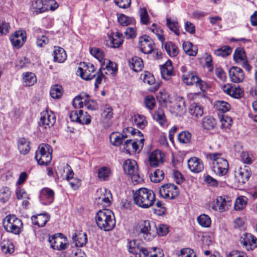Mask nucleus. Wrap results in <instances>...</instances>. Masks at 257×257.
Wrapping results in <instances>:
<instances>
[{"instance_id":"1","label":"nucleus","mask_w":257,"mask_h":257,"mask_svg":"<svg viewBox=\"0 0 257 257\" xmlns=\"http://www.w3.org/2000/svg\"><path fill=\"white\" fill-rule=\"evenodd\" d=\"M135 203L142 208H148L156 201L155 194L153 190L147 188H140L134 193Z\"/></svg>"},{"instance_id":"2","label":"nucleus","mask_w":257,"mask_h":257,"mask_svg":"<svg viewBox=\"0 0 257 257\" xmlns=\"http://www.w3.org/2000/svg\"><path fill=\"white\" fill-rule=\"evenodd\" d=\"M95 221L98 227L105 231L111 230L115 226L114 215L109 209L99 210L95 215Z\"/></svg>"},{"instance_id":"3","label":"nucleus","mask_w":257,"mask_h":257,"mask_svg":"<svg viewBox=\"0 0 257 257\" xmlns=\"http://www.w3.org/2000/svg\"><path fill=\"white\" fill-rule=\"evenodd\" d=\"M222 154L219 153H209L207 158L211 160L213 164L212 170L219 176L225 175L228 169L227 161L221 157Z\"/></svg>"},{"instance_id":"4","label":"nucleus","mask_w":257,"mask_h":257,"mask_svg":"<svg viewBox=\"0 0 257 257\" xmlns=\"http://www.w3.org/2000/svg\"><path fill=\"white\" fill-rule=\"evenodd\" d=\"M5 230L15 235H19L23 231V224L22 220L15 215L6 216L3 221Z\"/></svg>"},{"instance_id":"5","label":"nucleus","mask_w":257,"mask_h":257,"mask_svg":"<svg viewBox=\"0 0 257 257\" xmlns=\"http://www.w3.org/2000/svg\"><path fill=\"white\" fill-rule=\"evenodd\" d=\"M155 230L154 222L148 220L140 222L136 228L138 236L147 241L152 240L156 236Z\"/></svg>"},{"instance_id":"6","label":"nucleus","mask_w":257,"mask_h":257,"mask_svg":"<svg viewBox=\"0 0 257 257\" xmlns=\"http://www.w3.org/2000/svg\"><path fill=\"white\" fill-rule=\"evenodd\" d=\"M52 149L49 145H40L35 154V158L38 163L41 165H48L52 160Z\"/></svg>"},{"instance_id":"7","label":"nucleus","mask_w":257,"mask_h":257,"mask_svg":"<svg viewBox=\"0 0 257 257\" xmlns=\"http://www.w3.org/2000/svg\"><path fill=\"white\" fill-rule=\"evenodd\" d=\"M123 167L125 173L131 177L133 183L137 184L142 181L136 161L131 159L126 160L123 163Z\"/></svg>"},{"instance_id":"8","label":"nucleus","mask_w":257,"mask_h":257,"mask_svg":"<svg viewBox=\"0 0 257 257\" xmlns=\"http://www.w3.org/2000/svg\"><path fill=\"white\" fill-rule=\"evenodd\" d=\"M182 80L184 83L188 85L195 84L198 87L201 91H205L208 88L207 83L202 80L194 72H188L182 74Z\"/></svg>"},{"instance_id":"9","label":"nucleus","mask_w":257,"mask_h":257,"mask_svg":"<svg viewBox=\"0 0 257 257\" xmlns=\"http://www.w3.org/2000/svg\"><path fill=\"white\" fill-rule=\"evenodd\" d=\"M161 197L166 199H175L179 194L178 187L174 184L167 183L161 186L159 190Z\"/></svg>"},{"instance_id":"10","label":"nucleus","mask_w":257,"mask_h":257,"mask_svg":"<svg viewBox=\"0 0 257 257\" xmlns=\"http://www.w3.org/2000/svg\"><path fill=\"white\" fill-rule=\"evenodd\" d=\"M82 67L78 68L77 74L82 79L89 80L93 79L96 73L95 71V68L93 65L90 63L86 64L85 62L81 63Z\"/></svg>"},{"instance_id":"11","label":"nucleus","mask_w":257,"mask_h":257,"mask_svg":"<svg viewBox=\"0 0 257 257\" xmlns=\"http://www.w3.org/2000/svg\"><path fill=\"white\" fill-rule=\"evenodd\" d=\"M69 117L71 121L80 124H88L91 122L90 116L81 109L72 110L69 113Z\"/></svg>"},{"instance_id":"12","label":"nucleus","mask_w":257,"mask_h":257,"mask_svg":"<svg viewBox=\"0 0 257 257\" xmlns=\"http://www.w3.org/2000/svg\"><path fill=\"white\" fill-rule=\"evenodd\" d=\"M49 241L51 244V247L54 249L63 250L68 246L67 238L61 233L59 234L58 235L55 234L50 237Z\"/></svg>"},{"instance_id":"13","label":"nucleus","mask_w":257,"mask_h":257,"mask_svg":"<svg viewBox=\"0 0 257 257\" xmlns=\"http://www.w3.org/2000/svg\"><path fill=\"white\" fill-rule=\"evenodd\" d=\"M144 139L142 138L140 140H126L124 141L123 149L126 153L131 154L136 153L137 151L140 152L144 146Z\"/></svg>"},{"instance_id":"14","label":"nucleus","mask_w":257,"mask_h":257,"mask_svg":"<svg viewBox=\"0 0 257 257\" xmlns=\"http://www.w3.org/2000/svg\"><path fill=\"white\" fill-rule=\"evenodd\" d=\"M233 60L236 63L241 65L245 70L248 72L250 71L251 67L248 64V60L243 49L241 48H237L236 49L233 54Z\"/></svg>"},{"instance_id":"15","label":"nucleus","mask_w":257,"mask_h":257,"mask_svg":"<svg viewBox=\"0 0 257 257\" xmlns=\"http://www.w3.org/2000/svg\"><path fill=\"white\" fill-rule=\"evenodd\" d=\"M52 1H50L48 4H44L42 0H35L32 2L31 7L34 11L37 14L42 13L48 10H54L58 5L57 3L55 4V7H53L51 5Z\"/></svg>"},{"instance_id":"16","label":"nucleus","mask_w":257,"mask_h":257,"mask_svg":"<svg viewBox=\"0 0 257 257\" xmlns=\"http://www.w3.org/2000/svg\"><path fill=\"white\" fill-rule=\"evenodd\" d=\"M56 121V117L52 111H45L41 113L39 124L44 128L50 127L54 125Z\"/></svg>"},{"instance_id":"17","label":"nucleus","mask_w":257,"mask_h":257,"mask_svg":"<svg viewBox=\"0 0 257 257\" xmlns=\"http://www.w3.org/2000/svg\"><path fill=\"white\" fill-rule=\"evenodd\" d=\"M27 40V35L25 31L18 30L13 34L10 37L12 45L19 49L22 47Z\"/></svg>"},{"instance_id":"18","label":"nucleus","mask_w":257,"mask_h":257,"mask_svg":"<svg viewBox=\"0 0 257 257\" xmlns=\"http://www.w3.org/2000/svg\"><path fill=\"white\" fill-rule=\"evenodd\" d=\"M33 36L36 40V44L38 47H43L49 41L47 32L40 28H36L33 29Z\"/></svg>"},{"instance_id":"19","label":"nucleus","mask_w":257,"mask_h":257,"mask_svg":"<svg viewBox=\"0 0 257 257\" xmlns=\"http://www.w3.org/2000/svg\"><path fill=\"white\" fill-rule=\"evenodd\" d=\"M240 242L247 250H252L257 247V238L250 233H243Z\"/></svg>"},{"instance_id":"20","label":"nucleus","mask_w":257,"mask_h":257,"mask_svg":"<svg viewBox=\"0 0 257 257\" xmlns=\"http://www.w3.org/2000/svg\"><path fill=\"white\" fill-rule=\"evenodd\" d=\"M231 200L227 196H219L214 202L212 206V208L220 212L224 211L227 209L229 206H230Z\"/></svg>"},{"instance_id":"21","label":"nucleus","mask_w":257,"mask_h":257,"mask_svg":"<svg viewBox=\"0 0 257 257\" xmlns=\"http://www.w3.org/2000/svg\"><path fill=\"white\" fill-rule=\"evenodd\" d=\"M163 256L162 250L160 248L154 247L151 248H146L143 246L142 250L136 257H163Z\"/></svg>"},{"instance_id":"22","label":"nucleus","mask_w":257,"mask_h":257,"mask_svg":"<svg viewBox=\"0 0 257 257\" xmlns=\"http://www.w3.org/2000/svg\"><path fill=\"white\" fill-rule=\"evenodd\" d=\"M164 154L160 150H156L153 151L150 155L149 162L152 167H157L163 163Z\"/></svg>"},{"instance_id":"23","label":"nucleus","mask_w":257,"mask_h":257,"mask_svg":"<svg viewBox=\"0 0 257 257\" xmlns=\"http://www.w3.org/2000/svg\"><path fill=\"white\" fill-rule=\"evenodd\" d=\"M153 40L147 36H144L140 38L139 45L141 51L145 54L152 53L154 48Z\"/></svg>"},{"instance_id":"24","label":"nucleus","mask_w":257,"mask_h":257,"mask_svg":"<svg viewBox=\"0 0 257 257\" xmlns=\"http://www.w3.org/2000/svg\"><path fill=\"white\" fill-rule=\"evenodd\" d=\"M188 167L193 173H198L204 169V164L202 161L197 157H191L188 160Z\"/></svg>"},{"instance_id":"25","label":"nucleus","mask_w":257,"mask_h":257,"mask_svg":"<svg viewBox=\"0 0 257 257\" xmlns=\"http://www.w3.org/2000/svg\"><path fill=\"white\" fill-rule=\"evenodd\" d=\"M228 73L231 81L234 83L241 82L244 78V74L242 70L236 66L231 67Z\"/></svg>"},{"instance_id":"26","label":"nucleus","mask_w":257,"mask_h":257,"mask_svg":"<svg viewBox=\"0 0 257 257\" xmlns=\"http://www.w3.org/2000/svg\"><path fill=\"white\" fill-rule=\"evenodd\" d=\"M40 199L41 203L44 205L51 204L54 199V192L53 190L45 188L40 192Z\"/></svg>"},{"instance_id":"27","label":"nucleus","mask_w":257,"mask_h":257,"mask_svg":"<svg viewBox=\"0 0 257 257\" xmlns=\"http://www.w3.org/2000/svg\"><path fill=\"white\" fill-rule=\"evenodd\" d=\"M72 239L75 245L77 247H82L87 242L86 233L82 231H76L72 235Z\"/></svg>"},{"instance_id":"28","label":"nucleus","mask_w":257,"mask_h":257,"mask_svg":"<svg viewBox=\"0 0 257 257\" xmlns=\"http://www.w3.org/2000/svg\"><path fill=\"white\" fill-rule=\"evenodd\" d=\"M122 35L116 32V34L111 33L108 35L107 43L109 46L114 48L119 47L122 44Z\"/></svg>"},{"instance_id":"29","label":"nucleus","mask_w":257,"mask_h":257,"mask_svg":"<svg viewBox=\"0 0 257 257\" xmlns=\"http://www.w3.org/2000/svg\"><path fill=\"white\" fill-rule=\"evenodd\" d=\"M49 219L50 215L47 213L33 215L31 217L33 224L39 227H44Z\"/></svg>"},{"instance_id":"30","label":"nucleus","mask_w":257,"mask_h":257,"mask_svg":"<svg viewBox=\"0 0 257 257\" xmlns=\"http://www.w3.org/2000/svg\"><path fill=\"white\" fill-rule=\"evenodd\" d=\"M113 109L109 104H105L101 108V118L104 123H106L109 126V120L113 117Z\"/></svg>"},{"instance_id":"31","label":"nucleus","mask_w":257,"mask_h":257,"mask_svg":"<svg viewBox=\"0 0 257 257\" xmlns=\"http://www.w3.org/2000/svg\"><path fill=\"white\" fill-rule=\"evenodd\" d=\"M160 69L162 77L165 80H169L173 75V68L170 60H168L164 65H162Z\"/></svg>"},{"instance_id":"32","label":"nucleus","mask_w":257,"mask_h":257,"mask_svg":"<svg viewBox=\"0 0 257 257\" xmlns=\"http://www.w3.org/2000/svg\"><path fill=\"white\" fill-rule=\"evenodd\" d=\"M143 246L144 244L140 240H131L128 242L129 252L136 254V256L139 253H140Z\"/></svg>"},{"instance_id":"33","label":"nucleus","mask_w":257,"mask_h":257,"mask_svg":"<svg viewBox=\"0 0 257 257\" xmlns=\"http://www.w3.org/2000/svg\"><path fill=\"white\" fill-rule=\"evenodd\" d=\"M250 176V171L245 167L240 168L238 171H236L235 176L238 182L244 183L247 181Z\"/></svg>"},{"instance_id":"34","label":"nucleus","mask_w":257,"mask_h":257,"mask_svg":"<svg viewBox=\"0 0 257 257\" xmlns=\"http://www.w3.org/2000/svg\"><path fill=\"white\" fill-rule=\"evenodd\" d=\"M130 68L135 72H139L142 70L144 64L142 59L138 57H133L128 61Z\"/></svg>"},{"instance_id":"35","label":"nucleus","mask_w":257,"mask_h":257,"mask_svg":"<svg viewBox=\"0 0 257 257\" xmlns=\"http://www.w3.org/2000/svg\"><path fill=\"white\" fill-rule=\"evenodd\" d=\"M53 56L54 61L58 63L64 62L67 58L65 50L60 47H54Z\"/></svg>"},{"instance_id":"36","label":"nucleus","mask_w":257,"mask_h":257,"mask_svg":"<svg viewBox=\"0 0 257 257\" xmlns=\"http://www.w3.org/2000/svg\"><path fill=\"white\" fill-rule=\"evenodd\" d=\"M127 137L126 135L118 133H112L110 137L109 140L111 143L115 146H119L122 144L124 139Z\"/></svg>"},{"instance_id":"37","label":"nucleus","mask_w":257,"mask_h":257,"mask_svg":"<svg viewBox=\"0 0 257 257\" xmlns=\"http://www.w3.org/2000/svg\"><path fill=\"white\" fill-rule=\"evenodd\" d=\"M30 143L27 139L22 138L18 142V148L20 153L23 155L28 154L31 149L30 146Z\"/></svg>"},{"instance_id":"38","label":"nucleus","mask_w":257,"mask_h":257,"mask_svg":"<svg viewBox=\"0 0 257 257\" xmlns=\"http://www.w3.org/2000/svg\"><path fill=\"white\" fill-rule=\"evenodd\" d=\"M183 49L185 53L190 56H195L197 54V47L190 42H184Z\"/></svg>"},{"instance_id":"39","label":"nucleus","mask_w":257,"mask_h":257,"mask_svg":"<svg viewBox=\"0 0 257 257\" xmlns=\"http://www.w3.org/2000/svg\"><path fill=\"white\" fill-rule=\"evenodd\" d=\"M88 96V94L85 92H82L76 96L73 101V105L75 108H80L84 105V100Z\"/></svg>"},{"instance_id":"40","label":"nucleus","mask_w":257,"mask_h":257,"mask_svg":"<svg viewBox=\"0 0 257 257\" xmlns=\"http://www.w3.org/2000/svg\"><path fill=\"white\" fill-rule=\"evenodd\" d=\"M132 118L134 125L141 129L145 128L148 123L145 116L143 115L139 114L134 115Z\"/></svg>"},{"instance_id":"41","label":"nucleus","mask_w":257,"mask_h":257,"mask_svg":"<svg viewBox=\"0 0 257 257\" xmlns=\"http://www.w3.org/2000/svg\"><path fill=\"white\" fill-rule=\"evenodd\" d=\"M216 120L210 116L204 117L202 122L203 127L208 130L213 129L216 125Z\"/></svg>"},{"instance_id":"42","label":"nucleus","mask_w":257,"mask_h":257,"mask_svg":"<svg viewBox=\"0 0 257 257\" xmlns=\"http://www.w3.org/2000/svg\"><path fill=\"white\" fill-rule=\"evenodd\" d=\"M2 251L5 253H12L14 251L13 243L7 239H3L1 242Z\"/></svg>"},{"instance_id":"43","label":"nucleus","mask_w":257,"mask_h":257,"mask_svg":"<svg viewBox=\"0 0 257 257\" xmlns=\"http://www.w3.org/2000/svg\"><path fill=\"white\" fill-rule=\"evenodd\" d=\"M189 112L192 116L198 118L203 114V107L197 103H193L190 106Z\"/></svg>"},{"instance_id":"44","label":"nucleus","mask_w":257,"mask_h":257,"mask_svg":"<svg viewBox=\"0 0 257 257\" xmlns=\"http://www.w3.org/2000/svg\"><path fill=\"white\" fill-rule=\"evenodd\" d=\"M185 104L184 99L179 98L174 106V112L176 115H181L185 112Z\"/></svg>"},{"instance_id":"45","label":"nucleus","mask_w":257,"mask_h":257,"mask_svg":"<svg viewBox=\"0 0 257 257\" xmlns=\"http://www.w3.org/2000/svg\"><path fill=\"white\" fill-rule=\"evenodd\" d=\"M153 118L162 126H164L166 122V118L162 108H158L155 112Z\"/></svg>"},{"instance_id":"46","label":"nucleus","mask_w":257,"mask_h":257,"mask_svg":"<svg viewBox=\"0 0 257 257\" xmlns=\"http://www.w3.org/2000/svg\"><path fill=\"white\" fill-rule=\"evenodd\" d=\"M98 178L101 181H106L109 179L111 172L109 168L106 167L100 168L98 170Z\"/></svg>"},{"instance_id":"47","label":"nucleus","mask_w":257,"mask_h":257,"mask_svg":"<svg viewBox=\"0 0 257 257\" xmlns=\"http://www.w3.org/2000/svg\"><path fill=\"white\" fill-rule=\"evenodd\" d=\"M23 82L26 86H32L34 85L37 81L35 75L32 72H27L24 74Z\"/></svg>"},{"instance_id":"48","label":"nucleus","mask_w":257,"mask_h":257,"mask_svg":"<svg viewBox=\"0 0 257 257\" xmlns=\"http://www.w3.org/2000/svg\"><path fill=\"white\" fill-rule=\"evenodd\" d=\"M165 49L171 57H175L179 52L178 47L171 42H168L165 44Z\"/></svg>"},{"instance_id":"49","label":"nucleus","mask_w":257,"mask_h":257,"mask_svg":"<svg viewBox=\"0 0 257 257\" xmlns=\"http://www.w3.org/2000/svg\"><path fill=\"white\" fill-rule=\"evenodd\" d=\"M197 220L199 224L203 227H209L211 225V219L208 215L205 214L199 215Z\"/></svg>"},{"instance_id":"50","label":"nucleus","mask_w":257,"mask_h":257,"mask_svg":"<svg viewBox=\"0 0 257 257\" xmlns=\"http://www.w3.org/2000/svg\"><path fill=\"white\" fill-rule=\"evenodd\" d=\"M90 54L96 58L101 63H104V54L103 52L98 48H92L90 49Z\"/></svg>"},{"instance_id":"51","label":"nucleus","mask_w":257,"mask_h":257,"mask_svg":"<svg viewBox=\"0 0 257 257\" xmlns=\"http://www.w3.org/2000/svg\"><path fill=\"white\" fill-rule=\"evenodd\" d=\"M63 94V89L61 85H55L52 86L50 91L51 96L55 99L59 98Z\"/></svg>"},{"instance_id":"52","label":"nucleus","mask_w":257,"mask_h":257,"mask_svg":"<svg viewBox=\"0 0 257 257\" xmlns=\"http://www.w3.org/2000/svg\"><path fill=\"white\" fill-rule=\"evenodd\" d=\"M104 192H102L103 194L96 198L98 202H103L104 205H108L110 202V199L112 198L111 194L110 191L104 189Z\"/></svg>"},{"instance_id":"53","label":"nucleus","mask_w":257,"mask_h":257,"mask_svg":"<svg viewBox=\"0 0 257 257\" xmlns=\"http://www.w3.org/2000/svg\"><path fill=\"white\" fill-rule=\"evenodd\" d=\"M167 25L169 29L173 31L176 35L180 34L179 26L176 21L172 20L170 18H167Z\"/></svg>"},{"instance_id":"54","label":"nucleus","mask_w":257,"mask_h":257,"mask_svg":"<svg viewBox=\"0 0 257 257\" xmlns=\"http://www.w3.org/2000/svg\"><path fill=\"white\" fill-rule=\"evenodd\" d=\"M231 51L232 50L229 46H224L221 48L216 50L214 51V54L217 56L225 57L231 54Z\"/></svg>"},{"instance_id":"55","label":"nucleus","mask_w":257,"mask_h":257,"mask_svg":"<svg viewBox=\"0 0 257 257\" xmlns=\"http://www.w3.org/2000/svg\"><path fill=\"white\" fill-rule=\"evenodd\" d=\"M11 192L8 187H4L0 189V201L5 203L10 198Z\"/></svg>"},{"instance_id":"56","label":"nucleus","mask_w":257,"mask_h":257,"mask_svg":"<svg viewBox=\"0 0 257 257\" xmlns=\"http://www.w3.org/2000/svg\"><path fill=\"white\" fill-rule=\"evenodd\" d=\"M118 23L123 26H126L134 22V19L128 17L123 14H120L117 17Z\"/></svg>"},{"instance_id":"57","label":"nucleus","mask_w":257,"mask_h":257,"mask_svg":"<svg viewBox=\"0 0 257 257\" xmlns=\"http://www.w3.org/2000/svg\"><path fill=\"white\" fill-rule=\"evenodd\" d=\"M164 178V173L162 170L157 169L150 176L151 181L154 183H158Z\"/></svg>"},{"instance_id":"58","label":"nucleus","mask_w":257,"mask_h":257,"mask_svg":"<svg viewBox=\"0 0 257 257\" xmlns=\"http://www.w3.org/2000/svg\"><path fill=\"white\" fill-rule=\"evenodd\" d=\"M191 133L184 131L178 135V139L181 143L187 144L191 141Z\"/></svg>"},{"instance_id":"59","label":"nucleus","mask_w":257,"mask_h":257,"mask_svg":"<svg viewBox=\"0 0 257 257\" xmlns=\"http://www.w3.org/2000/svg\"><path fill=\"white\" fill-rule=\"evenodd\" d=\"M247 201L245 197L241 196L237 198L234 204V209L236 210H240L245 207Z\"/></svg>"},{"instance_id":"60","label":"nucleus","mask_w":257,"mask_h":257,"mask_svg":"<svg viewBox=\"0 0 257 257\" xmlns=\"http://www.w3.org/2000/svg\"><path fill=\"white\" fill-rule=\"evenodd\" d=\"M215 105L217 110L222 112H226L230 108V104L224 101H217Z\"/></svg>"},{"instance_id":"61","label":"nucleus","mask_w":257,"mask_h":257,"mask_svg":"<svg viewBox=\"0 0 257 257\" xmlns=\"http://www.w3.org/2000/svg\"><path fill=\"white\" fill-rule=\"evenodd\" d=\"M150 30L155 34L156 35L158 39L161 42H163L165 41V38L163 36V31L160 28H157L156 25L153 24L152 25V27L150 28Z\"/></svg>"},{"instance_id":"62","label":"nucleus","mask_w":257,"mask_h":257,"mask_svg":"<svg viewBox=\"0 0 257 257\" xmlns=\"http://www.w3.org/2000/svg\"><path fill=\"white\" fill-rule=\"evenodd\" d=\"M139 13L141 23L144 25H148L150 23V21L146 9L144 8L140 9Z\"/></svg>"},{"instance_id":"63","label":"nucleus","mask_w":257,"mask_h":257,"mask_svg":"<svg viewBox=\"0 0 257 257\" xmlns=\"http://www.w3.org/2000/svg\"><path fill=\"white\" fill-rule=\"evenodd\" d=\"M221 127L223 129L229 128L231 125L232 120L231 118L227 115H223L220 119Z\"/></svg>"},{"instance_id":"64","label":"nucleus","mask_w":257,"mask_h":257,"mask_svg":"<svg viewBox=\"0 0 257 257\" xmlns=\"http://www.w3.org/2000/svg\"><path fill=\"white\" fill-rule=\"evenodd\" d=\"M194 250L190 248H183L180 250L178 257H195Z\"/></svg>"}]
</instances>
